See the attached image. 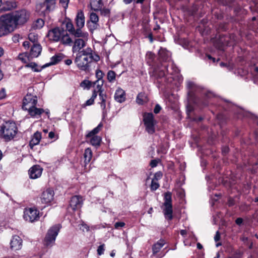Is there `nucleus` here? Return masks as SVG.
I'll return each instance as SVG.
<instances>
[{"mask_svg":"<svg viewBox=\"0 0 258 258\" xmlns=\"http://www.w3.org/2000/svg\"><path fill=\"white\" fill-rule=\"evenodd\" d=\"M42 47L39 44H33L31 47L30 55L31 58L37 57L41 53Z\"/></svg>","mask_w":258,"mask_h":258,"instance_id":"18","label":"nucleus"},{"mask_svg":"<svg viewBox=\"0 0 258 258\" xmlns=\"http://www.w3.org/2000/svg\"><path fill=\"white\" fill-rule=\"evenodd\" d=\"M80 229L83 231H89V227L85 223H82L80 227Z\"/></svg>","mask_w":258,"mask_h":258,"instance_id":"50","label":"nucleus"},{"mask_svg":"<svg viewBox=\"0 0 258 258\" xmlns=\"http://www.w3.org/2000/svg\"><path fill=\"white\" fill-rule=\"evenodd\" d=\"M103 74L101 70H97L96 72V77L97 79V80L103 81L102 77Z\"/></svg>","mask_w":258,"mask_h":258,"instance_id":"44","label":"nucleus"},{"mask_svg":"<svg viewBox=\"0 0 258 258\" xmlns=\"http://www.w3.org/2000/svg\"><path fill=\"white\" fill-rule=\"evenodd\" d=\"M11 248L14 250H19L22 246V239L18 235H14L10 242Z\"/></svg>","mask_w":258,"mask_h":258,"instance_id":"15","label":"nucleus"},{"mask_svg":"<svg viewBox=\"0 0 258 258\" xmlns=\"http://www.w3.org/2000/svg\"><path fill=\"white\" fill-rule=\"evenodd\" d=\"M228 151V148L227 147H225L223 150V152L225 153H227Z\"/></svg>","mask_w":258,"mask_h":258,"instance_id":"64","label":"nucleus"},{"mask_svg":"<svg viewBox=\"0 0 258 258\" xmlns=\"http://www.w3.org/2000/svg\"><path fill=\"white\" fill-rule=\"evenodd\" d=\"M0 132L3 139L10 141L16 136L18 128L14 122L7 121L1 126Z\"/></svg>","mask_w":258,"mask_h":258,"instance_id":"2","label":"nucleus"},{"mask_svg":"<svg viewBox=\"0 0 258 258\" xmlns=\"http://www.w3.org/2000/svg\"><path fill=\"white\" fill-rule=\"evenodd\" d=\"M90 20L94 24L93 27L97 28L99 26L98 24L99 21L98 16L94 12L91 13L90 14Z\"/></svg>","mask_w":258,"mask_h":258,"instance_id":"31","label":"nucleus"},{"mask_svg":"<svg viewBox=\"0 0 258 258\" xmlns=\"http://www.w3.org/2000/svg\"><path fill=\"white\" fill-rule=\"evenodd\" d=\"M65 63L68 66H70L72 63V60L70 59H68L65 60Z\"/></svg>","mask_w":258,"mask_h":258,"instance_id":"60","label":"nucleus"},{"mask_svg":"<svg viewBox=\"0 0 258 258\" xmlns=\"http://www.w3.org/2000/svg\"><path fill=\"white\" fill-rule=\"evenodd\" d=\"M104 244L100 245L97 249V253L98 255H101L104 253Z\"/></svg>","mask_w":258,"mask_h":258,"instance_id":"46","label":"nucleus"},{"mask_svg":"<svg viewBox=\"0 0 258 258\" xmlns=\"http://www.w3.org/2000/svg\"><path fill=\"white\" fill-rule=\"evenodd\" d=\"M63 31L64 30L62 28L55 27L48 31L47 36L51 41L58 42L60 40Z\"/></svg>","mask_w":258,"mask_h":258,"instance_id":"11","label":"nucleus"},{"mask_svg":"<svg viewBox=\"0 0 258 258\" xmlns=\"http://www.w3.org/2000/svg\"><path fill=\"white\" fill-rule=\"evenodd\" d=\"M168 72L167 70H156L155 71V75L157 76L158 77L162 78L165 76L166 72Z\"/></svg>","mask_w":258,"mask_h":258,"instance_id":"39","label":"nucleus"},{"mask_svg":"<svg viewBox=\"0 0 258 258\" xmlns=\"http://www.w3.org/2000/svg\"><path fill=\"white\" fill-rule=\"evenodd\" d=\"M80 86L82 88L89 89L91 86V82L88 80H84L81 82Z\"/></svg>","mask_w":258,"mask_h":258,"instance_id":"40","label":"nucleus"},{"mask_svg":"<svg viewBox=\"0 0 258 258\" xmlns=\"http://www.w3.org/2000/svg\"><path fill=\"white\" fill-rule=\"evenodd\" d=\"M93 84L95 87L94 91L99 93L100 99L101 100V102L100 103V106L102 109H104L106 107V96L103 94L102 86L103 81L96 80Z\"/></svg>","mask_w":258,"mask_h":258,"instance_id":"10","label":"nucleus"},{"mask_svg":"<svg viewBox=\"0 0 258 258\" xmlns=\"http://www.w3.org/2000/svg\"><path fill=\"white\" fill-rule=\"evenodd\" d=\"M187 87L188 89L191 90V92L192 91V90L197 87L196 84L192 81H188L187 82Z\"/></svg>","mask_w":258,"mask_h":258,"instance_id":"45","label":"nucleus"},{"mask_svg":"<svg viewBox=\"0 0 258 258\" xmlns=\"http://www.w3.org/2000/svg\"><path fill=\"white\" fill-rule=\"evenodd\" d=\"M158 161L156 160H153L150 162V165L152 167H155L157 165Z\"/></svg>","mask_w":258,"mask_h":258,"instance_id":"54","label":"nucleus"},{"mask_svg":"<svg viewBox=\"0 0 258 258\" xmlns=\"http://www.w3.org/2000/svg\"><path fill=\"white\" fill-rule=\"evenodd\" d=\"M42 168L39 165H34L29 170L30 177L32 179H36L39 177L42 174Z\"/></svg>","mask_w":258,"mask_h":258,"instance_id":"17","label":"nucleus"},{"mask_svg":"<svg viewBox=\"0 0 258 258\" xmlns=\"http://www.w3.org/2000/svg\"><path fill=\"white\" fill-rule=\"evenodd\" d=\"M161 107H160V106L158 104H157L155 106V107L154 109V112L155 113H158L160 112V111L161 110Z\"/></svg>","mask_w":258,"mask_h":258,"instance_id":"52","label":"nucleus"},{"mask_svg":"<svg viewBox=\"0 0 258 258\" xmlns=\"http://www.w3.org/2000/svg\"><path fill=\"white\" fill-rule=\"evenodd\" d=\"M88 39L76 38L74 42V44L72 47L73 52H81V49L85 47L86 45Z\"/></svg>","mask_w":258,"mask_h":258,"instance_id":"13","label":"nucleus"},{"mask_svg":"<svg viewBox=\"0 0 258 258\" xmlns=\"http://www.w3.org/2000/svg\"><path fill=\"white\" fill-rule=\"evenodd\" d=\"M102 127V124L100 123L98 125L97 127L94 128L93 130L90 131L86 136L87 139L88 137H92L94 136H97L96 135L100 132L101 128Z\"/></svg>","mask_w":258,"mask_h":258,"instance_id":"33","label":"nucleus"},{"mask_svg":"<svg viewBox=\"0 0 258 258\" xmlns=\"http://www.w3.org/2000/svg\"><path fill=\"white\" fill-rule=\"evenodd\" d=\"M125 226V223L123 222H117L114 224V228L116 229H119Z\"/></svg>","mask_w":258,"mask_h":258,"instance_id":"47","label":"nucleus"},{"mask_svg":"<svg viewBox=\"0 0 258 258\" xmlns=\"http://www.w3.org/2000/svg\"><path fill=\"white\" fill-rule=\"evenodd\" d=\"M66 28L67 30L71 34L73 33V31H74V30L75 29L72 23L70 22H68L67 23Z\"/></svg>","mask_w":258,"mask_h":258,"instance_id":"41","label":"nucleus"},{"mask_svg":"<svg viewBox=\"0 0 258 258\" xmlns=\"http://www.w3.org/2000/svg\"><path fill=\"white\" fill-rule=\"evenodd\" d=\"M44 25V21L41 19H37L32 25V27L35 29H40L42 28Z\"/></svg>","mask_w":258,"mask_h":258,"instance_id":"35","label":"nucleus"},{"mask_svg":"<svg viewBox=\"0 0 258 258\" xmlns=\"http://www.w3.org/2000/svg\"><path fill=\"white\" fill-rule=\"evenodd\" d=\"M26 110L28 111L29 114L32 117L38 118L41 114L44 112V110L42 108L36 107V106L31 107Z\"/></svg>","mask_w":258,"mask_h":258,"instance_id":"19","label":"nucleus"},{"mask_svg":"<svg viewBox=\"0 0 258 258\" xmlns=\"http://www.w3.org/2000/svg\"><path fill=\"white\" fill-rule=\"evenodd\" d=\"M83 204V199L82 197L75 196L72 198L70 205L73 210H75L80 209Z\"/></svg>","mask_w":258,"mask_h":258,"instance_id":"16","label":"nucleus"},{"mask_svg":"<svg viewBox=\"0 0 258 258\" xmlns=\"http://www.w3.org/2000/svg\"><path fill=\"white\" fill-rule=\"evenodd\" d=\"M60 43L64 45L71 46L73 43V41L70 36V35L64 30L61 36Z\"/></svg>","mask_w":258,"mask_h":258,"instance_id":"22","label":"nucleus"},{"mask_svg":"<svg viewBox=\"0 0 258 258\" xmlns=\"http://www.w3.org/2000/svg\"><path fill=\"white\" fill-rule=\"evenodd\" d=\"M6 96V92L4 89H3L0 91V99H3Z\"/></svg>","mask_w":258,"mask_h":258,"instance_id":"55","label":"nucleus"},{"mask_svg":"<svg viewBox=\"0 0 258 258\" xmlns=\"http://www.w3.org/2000/svg\"><path fill=\"white\" fill-rule=\"evenodd\" d=\"M115 73L113 71H109L107 73V79L109 82H111L115 80Z\"/></svg>","mask_w":258,"mask_h":258,"instance_id":"37","label":"nucleus"},{"mask_svg":"<svg viewBox=\"0 0 258 258\" xmlns=\"http://www.w3.org/2000/svg\"><path fill=\"white\" fill-rule=\"evenodd\" d=\"M48 137L49 139H57V136L53 132H50L49 133Z\"/></svg>","mask_w":258,"mask_h":258,"instance_id":"51","label":"nucleus"},{"mask_svg":"<svg viewBox=\"0 0 258 258\" xmlns=\"http://www.w3.org/2000/svg\"><path fill=\"white\" fill-rule=\"evenodd\" d=\"M90 6L92 10L99 11L102 10L103 4L102 0H91Z\"/></svg>","mask_w":258,"mask_h":258,"instance_id":"25","label":"nucleus"},{"mask_svg":"<svg viewBox=\"0 0 258 258\" xmlns=\"http://www.w3.org/2000/svg\"><path fill=\"white\" fill-rule=\"evenodd\" d=\"M94 101L93 100V99L90 98L86 101V105H91L94 103Z\"/></svg>","mask_w":258,"mask_h":258,"instance_id":"58","label":"nucleus"},{"mask_svg":"<svg viewBox=\"0 0 258 258\" xmlns=\"http://www.w3.org/2000/svg\"><path fill=\"white\" fill-rule=\"evenodd\" d=\"M114 99L119 103L124 102L125 100V93L124 91L120 88H118L115 93Z\"/></svg>","mask_w":258,"mask_h":258,"instance_id":"21","label":"nucleus"},{"mask_svg":"<svg viewBox=\"0 0 258 258\" xmlns=\"http://www.w3.org/2000/svg\"><path fill=\"white\" fill-rule=\"evenodd\" d=\"M242 222H243V219L241 218H238L235 221V223L238 225H240L242 223Z\"/></svg>","mask_w":258,"mask_h":258,"instance_id":"57","label":"nucleus"},{"mask_svg":"<svg viewBox=\"0 0 258 258\" xmlns=\"http://www.w3.org/2000/svg\"><path fill=\"white\" fill-rule=\"evenodd\" d=\"M18 59L21 60L22 62L27 63L31 58L30 55L28 56L26 53H23L19 55Z\"/></svg>","mask_w":258,"mask_h":258,"instance_id":"34","label":"nucleus"},{"mask_svg":"<svg viewBox=\"0 0 258 258\" xmlns=\"http://www.w3.org/2000/svg\"><path fill=\"white\" fill-rule=\"evenodd\" d=\"M69 2V0H60L59 1L61 6L64 9H66L68 8Z\"/></svg>","mask_w":258,"mask_h":258,"instance_id":"49","label":"nucleus"},{"mask_svg":"<svg viewBox=\"0 0 258 258\" xmlns=\"http://www.w3.org/2000/svg\"><path fill=\"white\" fill-rule=\"evenodd\" d=\"M18 37H19V36H16V35H15L13 37V40L14 42H17L18 41Z\"/></svg>","mask_w":258,"mask_h":258,"instance_id":"61","label":"nucleus"},{"mask_svg":"<svg viewBox=\"0 0 258 258\" xmlns=\"http://www.w3.org/2000/svg\"><path fill=\"white\" fill-rule=\"evenodd\" d=\"M143 121L145 130L149 134H153L155 132V125L157 123L152 113H145L143 115Z\"/></svg>","mask_w":258,"mask_h":258,"instance_id":"4","label":"nucleus"},{"mask_svg":"<svg viewBox=\"0 0 258 258\" xmlns=\"http://www.w3.org/2000/svg\"><path fill=\"white\" fill-rule=\"evenodd\" d=\"M162 177V173L161 172H156L154 176V178L152 180H155V181H157L161 179Z\"/></svg>","mask_w":258,"mask_h":258,"instance_id":"48","label":"nucleus"},{"mask_svg":"<svg viewBox=\"0 0 258 258\" xmlns=\"http://www.w3.org/2000/svg\"><path fill=\"white\" fill-rule=\"evenodd\" d=\"M30 45V44L29 42L28 41H24L23 43V46L25 49H28L29 46Z\"/></svg>","mask_w":258,"mask_h":258,"instance_id":"56","label":"nucleus"},{"mask_svg":"<svg viewBox=\"0 0 258 258\" xmlns=\"http://www.w3.org/2000/svg\"><path fill=\"white\" fill-rule=\"evenodd\" d=\"M197 248L198 249H202L203 248V246L201 243H197Z\"/></svg>","mask_w":258,"mask_h":258,"instance_id":"62","label":"nucleus"},{"mask_svg":"<svg viewBox=\"0 0 258 258\" xmlns=\"http://www.w3.org/2000/svg\"><path fill=\"white\" fill-rule=\"evenodd\" d=\"M98 92H96V91H93V94H92V96L91 97V99H93V100L94 101L95 99L96 98L97 96V93Z\"/></svg>","mask_w":258,"mask_h":258,"instance_id":"59","label":"nucleus"},{"mask_svg":"<svg viewBox=\"0 0 258 258\" xmlns=\"http://www.w3.org/2000/svg\"><path fill=\"white\" fill-rule=\"evenodd\" d=\"M220 239V234L219 231H217L214 236V240L215 241H218Z\"/></svg>","mask_w":258,"mask_h":258,"instance_id":"53","label":"nucleus"},{"mask_svg":"<svg viewBox=\"0 0 258 258\" xmlns=\"http://www.w3.org/2000/svg\"><path fill=\"white\" fill-rule=\"evenodd\" d=\"M62 59V56L61 54H57L51 57V61L48 64H46V66L50 65H54Z\"/></svg>","mask_w":258,"mask_h":258,"instance_id":"32","label":"nucleus"},{"mask_svg":"<svg viewBox=\"0 0 258 258\" xmlns=\"http://www.w3.org/2000/svg\"><path fill=\"white\" fill-rule=\"evenodd\" d=\"M37 103V97L31 94H27L24 97L22 108L26 110L31 107L36 106Z\"/></svg>","mask_w":258,"mask_h":258,"instance_id":"12","label":"nucleus"},{"mask_svg":"<svg viewBox=\"0 0 258 258\" xmlns=\"http://www.w3.org/2000/svg\"><path fill=\"white\" fill-rule=\"evenodd\" d=\"M75 21L78 28H82L84 26L85 17L82 11H78Z\"/></svg>","mask_w":258,"mask_h":258,"instance_id":"20","label":"nucleus"},{"mask_svg":"<svg viewBox=\"0 0 258 258\" xmlns=\"http://www.w3.org/2000/svg\"><path fill=\"white\" fill-rule=\"evenodd\" d=\"M147 95L145 93H140L137 96L136 102L139 105H143L148 101Z\"/></svg>","mask_w":258,"mask_h":258,"instance_id":"26","label":"nucleus"},{"mask_svg":"<svg viewBox=\"0 0 258 258\" xmlns=\"http://www.w3.org/2000/svg\"><path fill=\"white\" fill-rule=\"evenodd\" d=\"M55 1V0H45L43 3L38 4L36 6L37 11L40 15H45L54 8Z\"/></svg>","mask_w":258,"mask_h":258,"instance_id":"8","label":"nucleus"},{"mask_svg":"<svg viewBox=\"0 0 258 258\" xmlns=\"http://www.w3.org/2000/svg\"><path fill=\"white\" fill-rule=\"evenodd\" d=\"M159 187V184L157 181L152 180L151 184V189L152 190H156Z\"/></svg>","mask_w":258,"mask_h":258,"instance_id":"43","label":"nucleus"},{"mask_svg":"<svg viewBox=\"0 0 258 258\" xmlns=\"http://www.w3.org/2000/svg\"><path fill=\"white\" fill-rule=\"evenodd\" d=\"M25 67L31 68L32 69V70H33V71L36 72H39L41 71V69H39L37 63H36L35 62H32L30 63L28 62L25 65Z\"/></svg>","mask_w":258,"mask_h":258,"instance_id":"36","label":"nucleus"},{"mask_svg":"<svg viewBox=\"0 0 258 258\" xmlns=\"http://www.w3.org/2000/svg\"><path fill=\"white\" fill-rule=\"evenodd\" d=\"M84 157L85 159V162L86 164L90 162L92 157V152L90 148H88L85 149L84 154Z\"/></svg>","mask_w":258,"mask_h":258,"instance_id":"30","label":"nucleus"},{"mask_svg":"<svg viewBox=\"0 0 258 258\" xmlns=\"http://www.w3.org/2000/svg\"><path fill=\"white\" fill-rule=\"evenodd\" d=\"M165 242L164 240L160 239L157 243H156L152 247L153 253L158 252L161 248L164 245Z\"/></svg>","mask_w":258,"mask_h":258,"instance_id":"27","label":"nucleus"},{"mask_svg":"<svg viewBox=\"0 0 258 258\" xmlns=\"http://www.w3.org/2000/svg\"><path fill=\"white\" fill-rule=\"evenodd\" d=\"M160 57L164 61H167L170 58V53L165 49L161 48L159 51Z\"/></svg>","mask_w":258,"mask_h":258,"instance_id":"28","label":"nucleus"},{"mask_svg":"<svg viewBox=\"0 0 258 258\" xmlns=\"http://www.w3.org/2000/svg\"><path fill=\"white\" fill-rule=\"evenodd\" d=\"M9 34L4 25L0 22V37Z\"/></svg>","mask_w":258,"mask_h":258,"instance_id":"42","label":"nucleus"},{"mask_svg":"<svg viewBox=\"0 0 258 258\" xmlns=\"http://www.w3.org/2000/svg\"><path fill=\"white\" fill-rule=\"evenodd\" d=\"M123 2L126 4H129L132 2V0H123Z\"/></svg>","mask_w":258,"mask_h":258,"instance_id":"63","label":"nucleus"},{"mask_svg":"<svg viewBox=\"0 0 258 258\" xmlns=\"http://www.w3.org/2000/svg\"><path fill=\"white\" fill-rule=\"evenodd\" d=\"M11 15L15 20L17 25L25 23L28 20L30 17L29 13L24 9L16 11L12 13Z\"/></svg>","mask_w":258,"mask_h":258,"instance_id":"7","label":"nucleus"},{"mask_svg":"<svg viewBox=\"0 0 258 258\" xmlns=\"http://www.w3.org/2000/svg\"><path fill=\"white\" fill-rule=\"evenodd\" d=\"M54 191L50 188H47L44 190L41 196L42 203L48 204L50 203L53 199Z\"/></svg>","mask_w":258,"mask_h":258,"instance_id":"14","label":"nucleus"},{"mask_svg":"<svg viewBox=\"0 0 258 258\" xmlns=\"http://www.w3.org/2000/svg\"><path fill=\"white\" fill-rule=\"evenodd\" d=\"M59 224L51 227L48 230L44 240V244L47 247L54 245L56 236L60 229Z\"/></svg>","mask_w":258,"mask_h":258,"instance_id":"3","label":"nucleus"},{"mask_svg":"<svg viewBox=\"0 0 258 258\" xmlns=\"http://www.w3.org/2000/svg\"><path fill=\"white\" fill-rule=\"evenodd\" d=\"M88 138H90V144L92 146H98L100 144L101 141V138L98 136H94L92 137H88Z\"/></svg>","mask_w":258,"mask_h":258,"instance_id":"29","label":"nucleus"},{"mask_svg":"<svg viewBox=\"0 0 258 258\" xmlns=\"http://www.w3.org/2000/svg\"><path fill=\"white\" fill-rule=\"evenodd\" d=\"M99 59L98 55L93 53L90 47H87L77 54L75 62L80 70L87 71L89 70L92 61L97 62Z\"/></svg>","mask_w":258,"mask_h":258,"instance_id":"1","label":"nucleus"},{"mask_svg":"<svg viewBox=\"0 0 258 258\" xmlns=\"http://www.w3.org/2000/svg\"><path fill=\"white\" fill-rule=\"evenodd\" d=\"M41 139V134L40 132H36L32 136L29 142V146L31 149L35 145H38Z\"/></svg>","mask_w":258,"mask_h":258,"instance_id":"24","label":"nucleus"},{"mask_svg":"<svg viewBox=\"0 0 258 258\" xmlns=\"http://www.w3.org/2000/svg\"><path fill=\"white\" fill-rule=\"evenodd\" d=\"M72 34L78 38L88 39L89 37L88 32L82 31L80 28H78L76 30L75 29Z\"/></svg>","mask_w":258,"mask_h":258,"instance_id":"23","label":"nucleus"},{"mask_svg":"<svg viewBox=\"0 0 258 258\" xmlns=\"http://www.w3.org/2000/svg\"><path fill=\"white\" fill-rule=\"evenodd\" d=\"M23 217L26 221L33 222L39 219V212L35 208H25Z\"/></svg>","mask_w":258,"mask_h":258,"instance_id":"9","label":"nucleus"},{"mask_svg":"<svg viewBox=\"0 0 258 258\" xmlns=\"http://www.w3.org/2000/svg\"><path fill=\"white\" fill-rule=\"evenodd\" d=\"M28 37L30 41L33 43V44H35V42L38 40V36L34 33H31L29 34Z\"/></svg>","mask_w":258,"mask_h":258,"instance_id":"38","label":"nucleus"},{"mask_svg":"<svg viewBox=\"0 0 258 258\" xmlns=\"http://www.w3.org/2000/svg\"><path fill=\"white\" fill-rule=\"evenodd\" d=\"M172 194L170 192L165 193L164 197L163 213L166 218L169 220L172 219Z\"/></svg>","mask_w":258,"mask_h":258,"instance_id":"6","label":"nucleus"},{"mask_svg":"<svg viewBox=\"0 0 258 258\" xmlns=\"http://www.w3.org/2000/svg\"><path fill=\"white\" fill-rule=\"evenodd\" d=\"M0 22L4 25L9 34L13 32L17 26L11 14L2 16L0 17Z\"/></svg>","mask_w":258,"mask_h":258,"instance_id":"5","label":"nucleus"}]
</instances>
